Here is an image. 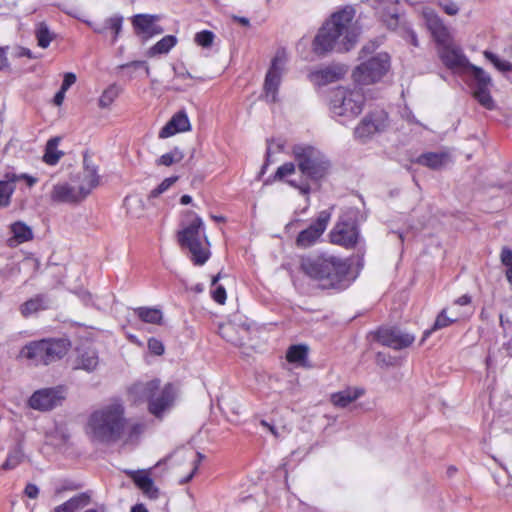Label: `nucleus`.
<instances>
[{
	"instance_id": "obj_1",
	"label": "nucleus",
	"mask_w": 512,
	"mask_h": 512,
	"mask_svg": "<svg viewBox=\"0 0 512 512\" xmlns=\"http://www.w3.org/2000/svg\"><path fill=\"white\" fill-rule=\"evenodd\" d=\"M355 11L351 7L334 13L316 34L312 50L317 55H325L337 50L349 51L357 42L359 30L354 22Z\"/></svg>"
},
{
	"instance_id": "obj_2",
	"label": "nucleus",
	"mask_w": 512,
	"mask_h": 512,
	"mask_svg": "<svg viewBox=\"0 0 512 512\" xmlns=\"http://www.w3.org/2000/svg\"><path fill=\"white\" fill-rule=\"evenodd\" d=\"M300 269L323 289H345L349 285L347 275L350 264L347 260L333 255L302 257Z\"/></svg>"
},
{
	"instance_id": "obj_3",
	"label": "nucleus",
	"mask_w": 512,
	"mask_h": 512,
	"mask_svg": "<svg viewBox=\"0 0 512 512\" xmlns=\"http://www.w3.org/2000/svg\"><path fill=\"white\" fill-rule=\"evenodd\" d=\"M93 438L101 443H115L125 435L124 408L119 403L108 405L90 416Z\"/></svg>"
},
{
	"instance_id": "obj_4",
	"label": "nucleus",
	"mask_w": 512,
	"mask_h": 512,
	"mask_svg": "<svg viewBox=\"0 0 512 512\" xmlns=\"http://www.w3.org/2000/svg\"><path fill=\"white\" fill-rule=\"evenodd\" d=\"M179 242L188 250V258L196 266H203L211 257V246L201 217L189 215L188 223L178 233Z\"/></svg>"
},
{
	"instance_id": "obj_5",
	"label": "nucleus",
	"mask_w": 512,
	"mask_h": 512,
	"mask_svg": "<svg viewBox=\"0 0 512 512\" xmlns=\"http://www.w3.org/2000/svg\"><path fill=\"white\" fill-rule=\"evenodd\" d=\"M99 184L97 169L88 165L84 159V170L80 176V184L73 186L69 183L55 184L50 193V199L54 203L78 204L83 201Z\"/></svg>"
},
{
	"instance_id": "obj_6",
	"label": "nucleus",
	"mask_w": 512,
	"mask_h": 512,
	"mask_svg": "<svg viewBox=\"0 0 512 512\" xmlns=\"http://www.w3.org/2000/svg\"><path fill=\"white\" fill-rule=\"evenodd\" d=\"M364 95L360 89H346L338 87L331 91L330 110L339 121H346L356 118L363 109Z\"/></svg>"
},
{
	"instance_id": "obj_7",
	"label": "nucleus",
	"mask_w": 512,
	"mask_h": 512,
	"mask_svg": "<svg viewBox=\"0 0 512 512\" xmlns=\"http://www.w3.org/2000/svg\"><path fill=\"white\" fill-rule=\"evenodd\" d=\"M70 342L66 339H42L25 345L21 355L32 360L35 365H48L64 357Z\"/></svg>"
},
{
	"instance_id": "obj_8",
	"label": "nucleus",
	"mask_w": 512,
	"mask_h": 512,
	"mask_svg": "<svg viewBox=\"0 0 512 512\" xmlns=\"http://www.w3.org/2000/svg\"><path fill=\"white\" fill-rule=\"evenodd\" d=\"M293 154L302 174L310 179L324 177L330 167L328 159L313 147L296 146Z\"/></svg>"
},
{
	"instance_id": "obj_9",
	"label": "nucleus",
	"mask_w": 512,
	"mask_h": 512,
	"mask_svg": "<svg viewBox=\"0 0 512 512\" xmlns=\"http://www.w3.org/2000/svg\"><path fill=\"white\" fill-rule=\"evenodd\" d=\"M390 69V57L387 53H377L363 60L353 72L355 82L373 84L379 81Z\"/></svg>"
},
{
	"instance_id": "obj_10",
	"label": "nucleus",
	"mask_w": 512,
	"mask_h": 512,
	"mask_svg": "<svg viewBox=\"0 0 512 512\" xmlns=\"http://www.w3.org/2000/svg\"><path fill=\"white\" fill-rule=\"evenodd\" d=\"M286 62L287 56L285 52H278L271 62L264 82V98L267 102L275 103L278 101L279 86Z\"/></svg>"
},
{
	"instance_id": "obj_11",
	"label": "nucleus",
	"mask_w": 512,
	"mask_h": 512,
	"mask_svg": "<svg viewBox=\"0 0 512 512\" xmlns=\"http://www.w3.org/2000/svg\"><path fill=\"white\" fill-rule=\"evenodd\" d=\"M129 393L134 396L135 401L147 402L148 409L155 417H160V381L153 379L146 383L134 384Z\"/></svg>"
},
{
	"instance_id": "obj_12",
	"label": "nucleus",
	"mask_w": 512,
	"mask_h": 512,
	"mask_svg": "<svg viewBox=\"0 0 512 512\" xmlns=\"http://www.w3.org/2000/svg\"><path fill=\"white\" fill-rule=\"evenodd\" d=\"M332 213L329 210L319 212L316 220L307 228L302 230L296 239L298 247L307 248L314 245L326 230Z\"/></svg>"
},
{
	"instance_id": "obj_13",
	"label": "nucleus",
	"mask_w": 512,
	"mask_h": 512,
	"mask_svg": "<svg viewBox=\"0 0 512 512\" xmlns=\"http://www.w3.org/2000/svg\"><path fill=\"white\" fill-rule=\"evenodd\" d=\"M160 197V184H157L147 198V204L138 195H129L124 199V207L127 214L132 218L144 217L151 208H156V201Z\"/></svg>"
},
{
	"instance_id": "obj_14",
	"label": "nucleus",
	"mask_w": 512,
	"mask_h": 512,
	"mask_svg": "<svg viewBox=\"0 0 512 512\" xmlns=\"http://www.w3.org/2000/svg\"><path fill=\"white\" fill-rule=\"evenodd\" d=\"M329 237L333 244L352 248L359 240V231L353 221L340 220L330 231Z\"/></svg>"
},
{
	"instance_id": "obj_15",
	"label": "nucleus",
	"mask_w": 512,
	"mask_h": 512,
	"mask_svg": "<svg viewBox=\"0 0 512 512\" xmlns=\"http://www.w3.org/2000/svg\"><path fill=\"white\" fill-rule=\"evenodd\" d=\"M63 399L61 388H43L31 395L29 406L35 410L49 411L60 405Z\"/></svg>"
},
{
	"instance_id": "obj_16",
	"label": "nucleus",
	"mask_w": 512,
	"mask_h": 512,
	"mask_svg": "<svg viewBox=\"0 0 512 512\" xmlns=\"http://www.w3.org/2000/svg\"><path fill=\"white\" fill-rule=\"evenodd\" d=\"M423 17L426 25L435 39L438 48L453 42L449 29L445 26L441 18L432 10L424 9Z\"/></svg>"
},
{
	"instance_id": "obj_17",
	"label": "nucleus",
	"mask_w": 512,
	"mask_h": 512,
	"mask_svg": "<svg viewBox=\"0 0 512 512\" xmlns=\"http://www.w3.org/2000/svg\"><path fill=\"white\" fill-rule=\"evenodd\" d=\"M386 120L387 115L385 113L366 116L355 128V137L362 142L367 141L385 129Z\"/></svg>"
},
{
	"instance_id": "obj_18",
	"label": "nucleus",
	"mask_w": 512,
	"mask_h": 512,
	"mask_svg": "<svg viewBox=\"0 0 512 512\" xmlns=\"http://www.w3.org/2000/svg\"><path fill=\"white\" fill-rule=\"evenodd\" d=\"M376 337L379 343L395 350L407 348L415 341L413 334L403 333L394 329H379Z\"/></svg>"
},
{
	"instance_id": "obj_19",
	"label": "nucleus",
	"mask_w": 512,
	"mask_h": 512,
	"mask_svg": "<svg viewBox=\"0 0 512 512\" xmlns=\"http://www.w3.org/2000/svg\"><path fill=\"white\" fill-rule=\"evenodd\" d=\"M438 55L443 64L451 70L467 68L470 64L462 50L454 45L453 42L438 48Z\"/></svg>"
},
{
	"instance_id": "obj_20",
	"label": "nucleus",
	"mask_w": 512,
	"mask_h": 512,
	"mask_svg": "<svg viewBox=\"0 0 512 512\" xmlns=\"http://www.w3.org/2000/svg\"><path fill=\"white\" fill-rule=\"evenodd\" d=\"M157 15L137 14L132 18V25L135 34L142 38L143 41L150 39L160 31L156 25Z\"/></svg>"
},
{
	"instance_id": "obj_21",
	"label": "nucleus",
	"mask_w": 512,
	"mask_h": 512,
	"mask_svg": "<svg viewBox=\"0 0 512 512\" xmlns=\"http://www.w3.org/2000/svg\"><path fill=\"white\" fill-rule=\"evenodd\" d=\"M191 130V123L185 110L176 112L171 119L162 127V138L172 137L178 133Z\"/></svg>"
},
{
	"instance_id": "obj_22",
	"label": "nucleus",
	"mask_w": 512,
	"mask_h": 512,
	"mask_svg": "<svg viewBox=\"0 0 512 512\" xmlns=\"http://www.w3.org/2000/svg\"><path fill=\"white\" fill-rule=\"evenodd\" d=\"M126 474L133 480L137 488L142 493L150 498L156 499L158 497V489L154 485L153 479L150 477L149 472L146 470H128Z\"/></svg>"
},
{
	"instance_id": "obj_23",
	"label": "nucleus",
	"mask_w": 512,
	"mask_h": 512,
	"mask_svg": "<svg viewBox=\"0 0 512 512\" xmlns=\"http://www.w3.org/2000/svg\"><path fill=\"white\" fill-rule=\"evenodd\" d=\"M99 365L98 353L93 348H78L74 360V369L93 372Z\"/></svg>"
},
{
	"instance_id": "obj_24",
	"label": "nucleus",
	"mask_w": 512,
	"mask_h": 512,
	"mask_svg": "<svg viewBox=\"0 0 512 512\" xmlns=\"http://www.w3.org/2000/svg\"><path fill=\"white\" fill-rule=\"evenodd\" d=\"M364 394V390L359 387H346L345 389L332 393L330 402L336 408H346L355 402Z\"/></svg>"
},
{
	"instance_id": "obj_25",
	"label": "nucleus",
	"mask_w": 512,
	"mask_h": 512,
	"mask_svg": "<svg viewBox=\"0 0 512 512\" xmlns=\"http://www.w3.org/2000/svg\"><path fill=\"white\" fill-rule=\"evenodd\" d=\"M345 71L341 67H328L325 69L313 71L309 74L310 81L316 86H323L341 79Z\"/></svg>"
},
{
	"instance_id": "obj_26",
	"label": "nucleus",
	"mask_w": 512,
	"mask_h": 512,
	"mask_svg": "<svg viewBox=\"0 0 512 512\" xmlns=\"http://www.w3.org/2000/svg\"><path fill=\"white\" fill-rule=\"evenodd\" d=\"M180 396L179 383H167L162 388V415L170 411L178 401Z\"/></svg>"
},
{
	"instance_id": "obj_27",
	"label": "nucleus",
	"mask_w": 512,
	"mask_h": 512,
	"mask_svg": "<svg viewBox=\"0 0 512 512\" xmlns=\"http://www.w3.org/2000/svg\"><path fill=\"white\" fill-rule=\"evenodd\" d=\"M449 160V154L446 152H428L420 155L417 159V163L431 169H440L445 166Z\"/></svg>"
},
{
	"instance_id": "obj_28",
	"label": "nucleus",
	"mask_w": 512,
	"mask_h": 512,
	"mask_svg": "<svg viewBox=\"0 0 512 512\" xmlns=\"http://www.w3.org/2000/svg\"><path fill=\"white\" fill-rule=\"evenodd\" d=\"M17 182L16 174L7 173L5 180H0V207H7L11 203V197L15 191Z\"/></svg>"
},
{
	"instance_id": "obj_29",
	"label": "nucleus",
	"mask_w": 512,
	"mask_h": 512,
	"mask_svg": "<svg viewBox=\"0 0 512 512\" xmlns=\"http://www.w3.org/2000/svg\"><path fill=\"white\" fill-rule=\"evenodd\" d=\"M60 138L54 137L47 141L45 147V153L43 156V161L48 165H56L60 158L63 156V152L57 150Z\"/></svg>"
},
{
	"instance_id": "obj_30",
	"label": "nucleus",
	"mask_w": 512,
	"mask_h": 512,
	"mask_svg": "<svg viewBox=\"0 0 512 512\" xmlns=\"http://www.w3.org/2000/svg\"><path fill=\"white\" fill-rule=\"evenodd\" d=\"M46 307L45 297L37 295L24 302L20 307V311L24 317H28L40 310H44Z\"/></svg>"
},
{
	"instance_id": "obj_31",
	"label": "nucleus",
	"mask_w": 512,
	"mask_h": 512,
	"mask_svg": "<svg viewBox=\"0 0 512 512\" xmlns=\"http://www.w3.org/2000/svg\"><path fill=\"white\" fill-rule=\"evenodd\" d=\"M219 334L223 339L235 346L240 347L244 344L243 338L238 336L237 326L232 323L220 325Z\"/></svg>"
},
{
	"instance_id": "obj_32",
	"label": "nucleus",
	"mask_w": 512,
	"mask_h": 512,
	"mask_svg": "<svg viewBox=\"0 0 512 512\" xmlns=\"http://www.w3.org/2000/svg\"><path fill=\"white\" fill-rule=\"evenodd\" d=\"M10 230L18 244L27 242L33 238L32 229L24 222L17 221L11 224Z\"/></svg>"
},
{
	"instance_id": "obj_33",
	"label": "nucleus",
	"mask_w": 512,
	"mask_h": 512,
	"mask_svg": "<svg viewBox=\"0 0 512 512\" xmlns=\"http://www.w3.org/2000/svg\"><path fill=\"white\" fill-rule=\"evenodd\" d=\"M134 314L145 324H160V309L149 307L135 308Z\"/></svg>"
},
{
	"instance_id": "obj_34",
	"label": "nucleus",
	"mask_w": 512,
	"mask_h": 512,
	"mask_svg": "<svg viewBox=\"0 0 512 512\" xmlns=\"http://www.w3.org/2000/svg\"><path fill=\"white\" fill-rule=\"evenodd\" d=\"M24 459V451L21 442L9 451L6 460L2 464L3 470H12L16 468Z\"/></svg>"
},
{
	"instance_id": "obj_35",
	"label": "nucleus",
	"mask_w": 512,
	"mask_h": 512,
	"mask_svg": "<svg viewBox=\"0 0 512 512\" xmlns=\"http://www.w3.org/2000/svg\"><path fill=\"white\" fill-rule=\"evenodd\" d=\"M308 349L304 345L291 346L286 354V359L290 363L304 366L307 361Z\"/></svg>"
},
{
	"instance_id": "obj_36",
	"label": "nucleus",
	"mask_w": 512,
	"mask_h": 512,
	"mask_svg": "<svg viewBox=\"0 0 512 512\" xmlns=\"http://www.w3.org/2000/svg\"><path fill=\"white\" fill-rule=\"evenodd\" d=\"M35 37L39 47L45 49L54 40L55 34L52 33L45 22H40L36 26Z\"/></svg>"
},
{
	"instance_id": "obj_37",
	"label": "nucleus",
	"mask_w": 512,
	"mask_h": 512,
	"mask_svg": "<svg viewBox=\"0 0 512 512\" xmlns=\"http://www.w3.org/2000/svg\"><path fill=\"white\" fill-rule=\"evenodd\" d=\"M492 86L476 87L474 95L479 103L487 109L494 108V101L490 94V88Z\"/></svg>"
},
{
	"instance_id": "obj_38",
	"label": "nucleus",
	"mask_w": 512,
	"mask_h": 512,
	"mask_svg": "<svg viewBox=\"0 0 512 512\" xmlns=\"http://www.w3.org/2000/svg\"><path fill=\"white\" fill-rule=\"evenodd\" d=\"M467 68L471 71L477 82L476 87L492 86V79L490 75L482 68L475 66L471 63Z\"/></svg>"
},
{
	"instance_id": "obj_39",
	"label": "nucleus",
	"mask_w": 512,
	"mask_h": 512,
	"mask_svg": "<svg viewBox=\"0 0 512 512\" xmlns=\"http://www.w3.org/2000/svg\"><path fill=\"white\" fill-rule=\"evenodd\" d=\"M120 89L117 85L113 84L106 88L99 98V106L101 108L109 107L114 100L118 97Z\"/></svg>"
},
{
	"instance_id": "obj_40",
	"label": "nucleus",
	"mask_w": 512,
	"mask_h": 512,
	"mask_svg": "<svg viewBox=\"0 0 512 512\" xmlns=\"http://www.w3.org/2000/svg\"><path fill=\"white\" fill-rule=\"evenodd\" d=\"M483 54L485 58L489 60L494 65V67L500 72H512L511 62L501 59L498 55L487 50L484 51Z\"/></svg>"
},
{
	"instance_id": "obj_41",
	"label": "nucleus",
	"mask_w": 512,
	"mask_h": 512,
	"mask_svg": "<svg viewBox=\"0 0 512 512\" xmlns=\"http://www.w3.org/2000/svg\"><path fill=\"white\" fill-rule=\"evenodd\" d=\"M90 495L86 492H83V493H80L72 498H70L69 500H67L66 502H64L73 512H75V510L77 509H80V508H83L85 506H87L89 503H90Z\"/></svg>"
},
{
	"instance_id": "obj_42",
	"label": "nucleus",
	"mask_w": 512,
	"mask_h": 512,
	"mask_svg": "<svg viewBox=\"0 0 512 512\" xmlns=\"http://www.w3.org/2000/svg\"><path fill=\"white\" fill-rule=\"evenodd\" d=\"M183 159L184 152L180 148L174 147L172 150L162 155V165L171 166L180 163Z\"/></svg>"
},
{
	"instance_id": "obj_43",
	"label": "nucleus",
	"mask_w": 512,
	"mask_h": 512,
	"mask_svg": "<svg viewBox=\"0 0 512 512\" xmlns=\"http://www.w3.org/2000/svg\"><path fill=\"white\" fill-rule=\"evenodd\" d=\"M215 34L210 30L197 32L194 37L195 43L202 48H209L213 45Z\"/></svg>"
},
{
	"instance_id": "obj_44",
	"label": "nucleus",
	"mask_w": 512,
	"mask_h": 512,
	"mask_svg": "<svg viewBox=\"0 0 512 512\" xmlns=\"http://www.w3.org/2000/svg\"><path fill=\"white\" fill-rule=\"evenodd\" d=\"M296 167L295 164L292 162L284 163L283 165L279 166L274 174L275 180H286L289 176L295 173Z\"/></svg>"
},
{
	"instance_id": "obj_45",
	"label": "nucleus",
	"mask_w": 512,
	"mask_h": 512,
	"mask_svg": "<svg viewBox=\"0 0 512 512\" xmlns=\"http://www.w3.org/2000/svg\"><path fill=\"white\" fill-rule=\"evenodd\" d=\"M501 262L506 267V277L509 283L512 284V250L503 248L501 251Z\"/></svg>"
},
{
	"instance_id": "obj_46",
	"label": "nucleus",
	"mask_w": 512,
	"mask_h": 512,
	"mask_svg": "<svg viewBox=\"0 0 512 512\" xmlns=\"http://www.w3.org/2000/svg\"><path fill=\"white\" fill-rule=\"evenodd\" d=\"M106 27L114 32L113 42H115L122 30L123 17L116 15L106 20Z\"/></svg>"
},
{
	"instance_id": "obj_47",
	"label": "nucleus",
	"mask_w": 512,
	"mask_h": 512,
	"mask_svg": "<svg viewBox=\"0 0 512 512\" xmlns=\"http://www.w3.org/2000/svg\"><path fill=\"white\" fill-rule=\"evenodd\" d=\"M454 322H456V319L449 318L447 316V309L444 308L437 315L435 322L433 324V329L440 330V329L450 326Z\"/></svg>"
},
{
	"instance_id": "obj_48",
	"label": "nucleus",
	"mask_w": 512,
	"mask_h": 512,
	"mask_svg": "<svg viewBox=\"0 0 512 512\" xmlns=\"http://www.w3.org/2000/svg\"><path fill=\"white\" fill-rule=\"evenodd\" d=\"M148 351L149 354L145 356V360L147 364H151V356H159L160 355V340L157 338L151 337L148 339Z\"/></svg>"
},
{
	"instance_id": "obj_49",
	"label": "nucleus",
	"mask_w": 512,
	"mask_h": 512,
	"mask_svg": "<svg viewBox=\"0 0 512 512\" xmlns=\"http://www.w3.org/2000/svg\"><path fill=\"white\" fill-rule=\"evenodd\" d=\"M436 1H437V4L443 9V11L450 16H454V15L458 14V12L460 10L458 4L454 1H451V0H436Z\"/></svg>"
},
{
	"instance_id": "obj_50",
	"label": "nucleus",
	"mask_w": 512,
	"mask_h": 512,
	"mask_svg": "<svg viewBox=\"0 0 512 512\" xmlns=\"http://www.w3.org/2000/svg\"><path fill=\"white\" fill-rule=\"evenodd\" d=\"M196 457H197V459L193 461V467H192L191 471L188 473V475L186 477L180 479L179 483L184 484V483L189 482L194 477L196 472L198 471L200 463L204 459V455L200 452H196Z\"/></svg>"
},
{
	"instance_id": "obj_51",
	"label": "nucleus",
	"mask_w": 512,
	"mask_h": 512,
	"mask_svg": "<svg viewBox=\"0 0 512 512\" xmlns=\"http://www.w3.org/2000/svg\"><path fill=\"white\" fill-rule=\"evenodd\" d=\"M212 298L218 304L223 305L226 302L227 295L223 286L218 285L211 291Z\"/></svg>"
},
{
	"instance_id": "obj_52",
	"label": "nucleus",
	"mask_w": 512,
	"mask_h": 512,
	"mask_svg": "<svg viewBox=\"0 0 512 512\" xmlns=\"http://www.w3.org/2000/svg\"><path fill=\"white\" fill-rule=\"evenodd\" d=\"M143 431V425L140 423H135L129 427L128 435L125 438L124 442L128 443L133 441L134 438H137Z\"/></svg>"
},
{
	"instance_id": "obj_53",
	"label": "nucleus",
	"mask_w": 512,
	"mask_h": 512,
	"mask_svg": "<svg viewBox=\"0 0 512 512\" xmlns=\"http://www.w3.org/2000/svg\"><path fill=\"white\" fill-rule=\"evenodd\" d=\"M172 69L174 71L175 76L178 78H186V77L192 78V76L189 74L185 65L182 62H179V61L175 62L172 65Z\"/></svg>"
},
{
	"instance_id": "obj_54",
	"label": "nucleus",
	"mask_w": 512,
	"mask_h": 512,
	"mask_svg": "<svg viewBox=\"0 0 512 512\" xmlns=\"http://www.w3.org/2000/svg\"><path fill=\"white\" fill-rule=\"evenodd\" d=\"M177 43V38L173 35H168L162 38V53L169 52Z\"/></svg>"
},
{
	"instance_id": "obj_55",
	"label": "nucleus",
	"mask_w": 512,
	"mask_h": 512,
	"mask_svg": "<svg viewBox=\"0 0 512 512\" xmlns=\"http://www.w3.org/2000/svg\"><path fill=\"white\" fill-rule=\"evenodd\" d=\"M76 80H77V78L74 73H72V72L65 73L61 88L65 91H67L73 84H75Z\"/></svg>"
},
{
	"instance_id": "obj_56",
	"label": "nucleus",
	"mask_w": 512,
	"mask_h": 512,
	"mask_svg": "<svg viewBox=\"0 0 512 512\" xmlns=\"http://www.w3.org/2000/svg\"><path fill=\"white\" fill-rule=\"evenodd\" d=\"M260 425L266 428L275 438H280L282 436V433L274 424H271L266 420H261Z\"/></svg>"
},
{
	"instance_id": "obj_57",
	"label": "nucleus",
	"mask_w": 512,
	"mask_h": 512,
	"mask_svg": "<svg viewBox=\"0 0 512 512\" xmlns=\"http://www.w3.org/2000/svg\"><path fill=\"white\" fill-rule=\"evenodd\" d=\"M24 494L31 499H36L39 495V488L32 483L26 485L24 489Z\"/></svg>"
},
{
	"instance_id": "obj_58",
	"label": "nucleus",
	"mask_w": 512,
	"mask_h": 512,
	"mask_svg": "<svg viewBox=\"0 0 512 512\" xmlns=\"http://www.w3.org/2000/svg\"><path fill=\"white\" fill-rule=\"evenodd\" d=\"M16 177H17V181L24 180L28 187H32L38 181V179L36 177H33L31 175H28V174H20V175L16 174Z\"/></svg>"
},
{
	"instance_id": "obj_59",
	"label": "nucleus",
	"mask_w": 512,
	"mask_h": 512,
	"mask_svg": "<svg viewBox=\"0 0 512 512\" xmlns=\"http://www.w3.org/2000/svg\"><path fill=\"white\" fill-rule=\"evenodd\" d=\"M291 186L299 189L301 191L302 194H308L310 192V187L307 185V184H302V185H299L298 183H296L295 181L293 180H288L287 181Z\"/></svg>"
},
{
	"instance_id": "obj_60",
	"label": "nucleus",
	"mask_w": 512,
	"mask_h": 512,
	"mask_svg": "<svg viewBox=\"0 0 512 512\" xmlns=\"http://www.w3.org/2000/svg\"><path fill=\"white\" fill-rule=\"evenodd\" d=\"M66 91L60 88V90L55 94L53 102L55 105L60 106L65 98Z\"/></svg>"
},
{
	"instance_id": "obj_61",
	"label": "nucleus",
	"mask_w": 512,
	"mask_h": 512,
	"mask_svg": "<svg viewBox=\"0 0 512 512\" xmlns=\"http://www.w3.org/2000/svg\"><path fill=\"white\" fill-rule=\"evenodd\" d=\"M8 66V59L6 57V50L0 48V70Z\"/></svg>"
},
{
	"instance_id": "obj_62",
	"label": "nucleus",
	"mask_w": 512,
	"mask_h": 512,
	"mask_svg": "<svg viewBox=\"0 0 512 512\" xmlns=\"http://www.w3.org/2000/svg\"><path fill=\"white\" fill-rule=\"evenodd\" d=\"M177 179H178V176H172V177L162 180V191L169 188L174 182L177 181Z\"/></svg>"
},
{
	"instance_id": "obj_63",
	"label": "nucleus",
	"mask_w": 512,
	"mask_h": 512,
	"mask_svg": "<svg viewBox=\"0 0 512 512\" xmlns=\"http://www.w3.org/2000/svg\"><path fill=\"white\" fill-rule=\"evenodd\" d=\"M471 303V297L469 295H462L461 297L455 300V304L464 306Z\"/></svg>"
},
{
	"instance_id": "obj_64",
	"label": "nucleus",
	"mask_w": 512,
	"mask_h": 512,
	"mask_svg": "<svg viewBox=\"0 0 512 512\" xmlns=\"http://www.w3.org/2000/svg\"><path fill=\"white\" fill-rule=\"evenodd\" d=\"M131 512H148V510L143 504L139 503L131 508Z\"/></svg>"
}]
</instances>
